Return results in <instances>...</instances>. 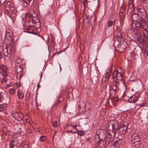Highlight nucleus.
Segmentation results:
<instances>
[{
  "label": "nucleus",
  "instance_id": "obj_8",
  "mask_svg": "<svg viewBox=\"0 0 148 148\" xmlns=\"http://www.w3.org/2000/svg\"><path fill=\"white\" fill-rule=\"evenodd\" d=\"M16 72L17 73V77H19L20 79H21L22 77L23 73L22 65H17L16 66Z\"/></svg>",
  "mask_w": 148,
  "mask_h": 148
},
{
  "label": "nucleus",
  "instance_id": "obj_6",
  "mask_svg": "<svg viewBox=\"0 0 148 148\" xmlns=\"http://www.w3.org/2000/svg\"><path fill=\"white\" fill-rule=\"evenodd\" d=\"M112 65L111 66L110 68L108 69V71L106 73L103 75L102 79V80L103 82H105L106 81V80H108L110 79L111 73L112 71Z\"/></svg>",
  "mask_w": 148,
  "mask_h": 148
},
{
  "label": "nucleus",
  "instance_id": "obj_21",
  "mask_svg": "<svg viewBox=\"0 0 148 148\" xmlns=\"http://www.w3.org/2000/svg\"><path fill=\"white\" fill-rule=\"evenodd\" d=\"M17 94L19 99H21L23 98L24 97V94L22 91L18 90Z\"/></svg>",
  "mask_w": 148,
  "mask_h": 148
},
{
  "label": "nucleus",
  "instance_id": "obj_28",
  "mask_svg": "<svg viewBox=\"0 0 148 148\" xmlns=\"http://www.w3.org/2000/svg\"><path fill=\"white\" fill-rule=\"evenodd\" d=\"M15 130H17L16 133H17L21 134L22 132L21 130V128L20 126H17Z\"/></svg>",
  "mask_w": 148,
  "mask_h": 148
},
{
  "label": "nucleus",
  "instance_id": "obj_39",
  "mask_svg": "<svg viewBox=\"0 0 148 148\" xmlns=\"http://www.w3.org/2000/svg\"><path fill=\"white\" fill-rule=\"evenodd\" d=\"M10 143H12L13 144H14V145H16L17 143V142L16 140L15 141L14 139H12V140L11 141V142H10Z\"/></svg>",
  "mask_w": 148,
  "mask_h": 148
},
{
  "label": "nucleus",
  "instance_id": "obj_40",
  "mask_svg": "<svg viewBox=\"0 0 148 148\" xmlns=\"http://www.w3.org/2000/svg\"><path fill=\"white\" fill-rule=\"evenodd\" d=\"M113 80H112V82L113 83H119V81H120V80L118 79L117 78L115 79H113Z\"/></svg>",
  "mask_w": 148,
  "mask_h": 148
},
{
  "label": "nucleus",
  "instance_id": "obj_1",
  "mask_svg": "<svg viewBox=\"0 0 148 148\" xmlns=\"http://www.w3.org/2000/svg\"><path fill=\"white\" fill-rule=\"evenodd\" d=\"M132 25L136 33V40L140 42H146L148 40V21H145L142 18H139Z\"/></svg>",
  "mask_w": 148,
  "mask_h": 148
},
{
  "label": "nucleus",
  "instance_id": "obj_22",
  "mask_svg": "<svg viewBox=\"0 0 148 148\" xmlns=\"http://www.w3.org/2000/svg\"><path fill=\"white\" fill-rule=\"evenodd\" d=\"M120 72H119L117 70H115L113 71L112 75V79H115L116 77Z\"/></svg>",
  "mask_w": 148,
  "mask_h": 148
},
{
  "label": "nucleus",
  "instance_id": "obj_14",
  "mask_svg": "<svg viewBox=\"0 0 148 148\" xmlns=\"http://www.w3.org/2000/svg\"><path fill=\"white\" fill-rule=\"evenodd\" d=\"M7 48L8 49L9 51H10V53L13 52L15 49V46L12 44H7Z\"/></svg>",
  "mask_w": 148,
  "mask_h": 148
},
{
  "label": "nucleus",
  "instance_id": "obj_19",
  "mask_svg": "<svg viewBox=\"0 0 148 148\" xmlns=\"http://www.w3.org/2000/svg\"><path fill=\"white\" fill-rule=\"evenodd\" d=\"M3 53L4 56H8L9 54L10 53H9V50L7 48V46L6 45L5 48H3Z\"/></svg>",
  "mask_w": 148,
  "mask_h": 148
},
{
  "label": "nucleus",
  "instance_id": "obj_43",
  "mask_svg": "<svg viewBox=\"0 0 148 148\" xmlns=\"http://www.w3.org/2000/svg\"><path fill=\"white\" fill-rule=\"evenodd\" d=\"M145 104L146 102H144L142 104H140L139 105L140 107H143L145 106Z\"/></svg>",
  "mask_w": 148,
  "mask_h": 148
},
{
  "label": "nucleus",
  "instance_id": "obj_24",
  "mask_svg": "<svg viewBox=\"0 0 148 148\" xmlns=\"http://www.w3.org/2000/svg\"><path fill=\"white\" fill-rule=\"evenodd\" d=\"M51 37H52V39L51 40V41H50V39L49 38V36H47L48 40H47V42H51L52 44L53 45H54L55 44V42L54 40L53 37V36H51Z\"/></svg>",
  "mask_w": 148,
  "mask_h": 148
},
{
  "label": "nucleus",
  "instance_id": "obj_16",
  "mask_svg": "<svg viewBox=\"0 0 148 148\" xmlns=\"http://www.w3.org/2000/svg\"><path fill=\"white\" fill-rule=\"evenodd\" d=\"M123 128V130H121L123 134H125L128 127L127 124L126 122H123L121 125V127Z\"/></svg>",
  "mask_w": 148,
  "mask_h": 148
},
{
  "label": "nucleus",
  "instance_id": "obj_4",
  "mask_svg": "<svg viewBox=\"0 0 148 148\" xmlns=\"http://www.w3.org/2000/svg\"><path fill=\"white\" fill-rule=\"evenodd\" d=\"M119 124L116 120L110 121L108 123V128L112 134L115 135L116 132L119 130Z\"/></svg>",
  "mask_w": 148,
  "mask_h": 148
},
{
  "label": "nucleus",
  "instance_id": "obj_26",
  "mask_svg": "<svg viewBox=\"0 0 148 148\" xmlns=\"http://www.w3.org/2000/svg\"><path fill=\"white\" fill-rule=\"evenodd\" d=\"M133 5L132 3V2L131 1V2L129 1L128 3V10H131L132 8L133 7Z\"/></svg>",
  "mask_w": 148,
  "mask_h": 148
},
{
  "label": "nucleus",
  "instance_id": "obj_47",
  "mask_svg": "<svg viewBox=\"0 0 148 148\" xmlns=\"http://www.w3.org/2000/svg\"><path fill=\"white\" fill-rule=\"evenodd\" d=\"M132 146L134 147H137V145H136V144H135V141H132Z\"/></svg>",
  "mask_w": 148,
  "mask_h": 148
},
{
  "label": "nucleus",
  "instance_id": "obj_38",
  "mask_svg": "<svg viewBox=\"0 0 148 148\" xmlns=\"http://www.w3.org/2000/svg\"><path fill=\"white\" fill-rule=\"evenodd\" d=\"M78 134L80 136H82L84 134V131H79L78 132Z\"/></svg>",
  "mask_w": 148,
  "mask_h": 148
},
{
  "label": "nucleus",
  "instance_id": "obj_13",
  "mask_svg": "<svg viewBox=\"0 0 148 148\" xmlns=\"http://www.w3.org/2000/svg\"><path fill=\"white\" fill-rule=\"evenodd\" d=\"M36 14V12L33 10H29V13L28 14V15H25V17L26 18V20L27 21L26 22L28 23V22L30 20V18H31L32 17V15L33 14Z\"/></svg>",
  "mask_w": 148,
  "mask_h": 148
},
{
  "label": "nucleus",
  "instance_id": "obj_44",
  "mask_svg": "<svg viewBox=\"0 0 148 148\" xmlns=\"http://www.w3.org/2000/svg\"><path fill=\"white\" fill-rule=\"evenodd\" d=\"M135 144H136V145H137V147H138L140 144V141H135Z\"/></svg>",
  "mask_w": 148,
  "mask_h": 148
},
{
  "label": "nucleus",
  "instance_id": "obj_62",
  "mask_svg": "<svg viewBox=\"0 0 148 148\" xmlns=\"http://www.w3.org/2000/svg\"><path fill=\"white\" fill-rule=\"evenodd\" d=\"M25 120L26 121V122H27V119H25Z\"/></svg>",
  "mask_w": 148,
  "mask_h": 148
},
{
  "label": "nucleus",
  "instance_id": "obj_53",
  "mask_svg": "<svg viewBox=\"0 0 148 148\" xmlns=\"http://www.w3.org/2000/svg\"><path fill=\"white\" fill-rule=\"evenodd\" d=\"M2 95H1V93L0 92V103L2 101Z\"/></svg>",
  "mask_w": 148,
  "mask_h": 148
},
{
  "label": "nucleus",
  "instance_id": "obj_12",
  "mask_svg": "<svg viewBox=\"0 0 148 148\" xmlns=\"http://www.w3.org/2000/svg\"><path fill=\"white\" fill-rule=\"evenodd\" d=\"M34 0H23V5L25 6L29 5L32 6L34 3Z\"/></svg>",
  "mask_w": 148,
  "mask_h": 148
},
{
  "label": "nucleus",
  "instance_id": "obj_55",
  "mask_svg": "<svg viewBox=\"0 0 148 148\" xmlns=\"http://www.w3.org/2000/svg\"><path fill=\"white\" fill-rule=\"evenodd\" d=\"M93 79V80H95L96 79V80H97V76H96V78H94V77H93L92 78V79Z\"/></svg>",
  "mask_w": 148,
  "mask_h": 148
},
{
  "label": "nucleus",
  "instance_id": "obj_29",
  "mask_svg": "<svg viewBox=\"0 0 148 148\" xmlns=\"http://www.w3.org/2000/svg\"><path fill=\"white\" fill-rule=\"evenodd\" d=\"M116 78L120 80V81L123 80V77L122 74L120 73H119L118 74Z\"/></svg>",
  "mask_w": 148,
  "mask_h": 148
},
{
  "label": "nucleus",
  "instance_id": "obj_27",
  "mask_svg": "<svg viewBox=\"0 0 148 148\" xmlns=\"http://www.w3.org/2000/svg\"><path fill=\"white\" fill-rule=\"evenodd\" d=\"M47 140V138L45 136H41L40 138V140L41 142H44Z\"/></svg>",
  "mask_w": 148,
  "mask_h": 148
},
{
  "label": "nucleus",
  "instance_id": "obj_5",
  "mask_svg": "<svg viewBox=\"0 0 148 148\" xmlns=\"http://www.w3.org/2000/svg\"><path fill=\"white\" fill-rule=\"evenodd\" d=\"M121 143L120 139L117 138L116 140L114 141H111L109 143L108 147L110 148H117V147L119 146Z\"/></svg>",
  "mask_w": 148,
  "mask_h": 148
},
{
  "label": "nucleus",
  "instance_id": "obj_2",
  "mask_svg": "<svg viewBox=\"0 0 148 148\" xmlns=\"http://www.w3.org/2000/svg\"><path fill=\"white\" fill-rule=\"evenodd\" d=\"M103 131L102 130H99L96 132L97 134L95 135V139H99L97 143L99 142V147L100 148H106L108 147L109 142L108 141H106L104 139L103 140L100 141V138L104 134L105 135V133L103 132Z\"/></svg>",
  "mask_w": 148,
  "mask_h": 148
},
{
  "label": "nucleus",
  "instance_id": "obj_20",
  "mask_svg": "<svg viewBox=\"0 0 148 148\" xmlns=\"http://www.w3.org/2000/svg\"><path fill=\"white\" fill-rule=\"evenodd\" d=\"M7 105L6 103L0 104V112H2L5 110L7 107Z\"/></svg>",
  "mask_w": 148,
  "mask_h": 148
},
{
  "label": "nucleus",
  "instance_id": "obj_25",
  "mask_svg": "<svg viewBox=\"0 0 148 148\" xmlns=\"http://www.w3.org/2000/svg\"><path fill=\"white\" fill-rule=\"evenodd\" d=\"M137 11L138 12H140L141 13H143L144 12V10L143 8L140 6H138L137 8Z\"/></svg>",
  "mask_w": 148,
  "mask_h": 148
},
{
  "label": "nucleus",
  "instance_id": "obj_54",
  "mask_svg": "<svg viewBox=\"0 0 148 148\" xmlns=\"http://www.w3.org/2000/svg\"><path fill=\"white\" fill-rule=\"evenodd\" d=\"M60 101H59V100H58L57 101L56 103L55 104V106H56V105H57L58 103H60Z\"/></svg>",
  "mask_w": 148,
  "mask_h": 148
},
{
  "label": "nucleus",
  "instance_id": "obj_61",
  "mask_svg": "<svg viewBox=\"0 0 148 148\" xmlns=\"http://www.w3.org/2000/svg\"><path fill=\"white\" fill-rule=\"evenodd\" d=\"M60 71H61V68L60 66Z\"/></svg>",
  "mask_w": 148,
  "mask_h": 148
},
{
  "label": "nucleus",
  "instance_id": "obj_50",
  "mask_svg": "<svg viewBox=\"0 0 148 148\" xmlns=\"http://www.w3.org/2000/svg\"><path fill=\"white\" fill-rule=\"evenodd\" d=\"M112 84L113 85H116V86H118L119 85V83H113Z\"/></svg>",
  "mask_w": 148,
  "mask_h": 148
},
{
  "label": "nucleus",
  "instance_id": "obj_31",
  "mask_svg": "<svg viewBox=\"0 0 148 148\" xmlns=\"http://www.w3.org/2000/svg\"><path fill=\"white\" fill-rule=\"evenodd\" d=\"M111 92L110 93V95L112 96L113 97L116 96V92L117 91H112V90H110Z\"/></svg>",
  "mask_w": 148,
  "mask_h": 148
},
{
  "label": "nucleus",
  "instance_id": "obj_63",
  "mask_svg": "<svg viewBox=\"0 0 148 148\" xmlns=\"http://www.w3.org/2000/svg\"><path fill=\"white\" fill-rule=\"evenodd\" d=\"M84 1L85 2H87V0H84Z\"/></svg>",
  "mask_w": 148,
  "mask_h": 148
},
{
  "label": "nucleus",
  "instance_id": "obj_34",
  "mask_svg": "<svg viewBox=\"0 0 148 148\" xmlns=\"http://www.w3.org/2000/svg\"><path fill=\"white\" fill-rule=\"evenodd\" d=\"M112 136H107L106 137V138H104V139L106 140V141H108L109 142H110V141H112Z\"/></svg>",
  "mask_w": 148,
  "mask_h": 148
},
{
  "label": "nucleus",
  "instance_id": "obj_59",
  "mask_svg": "<svg viewBox=\"0 0 148 148\" xmlns=\"http://www.w3.org/2000/svg\"><path fill=\"white\" fill-rule=\"evenodd\" d=\"M119 130H120V131H122L121 130H123V128H122L121 127H120L119 128Z\"/></svg>",
  "mask_w": 148,
  "mask_h": 148
},
{
  "label": "nucleus",
  "instance_id": "obj_36",
  "mask_svg": "<svg viewBox=\"0 0 148 148\" xmlns=\"http://www.w3.org/2000/svg\"><path fill=\"white\" fill-rule=\"evenodd\" d=\"M125 10L126 7L124 5H123L121 8L120 11L122 12H124L125 11Z\"/></svg>",
  "mask_w": 148,
  "mask_h": 148
},
{
  "label": "nucleus",
  "instance_id": "obj_51",
  "mask_svg": "<svg viewBox=\"0 0 148 148\" xmlns=\"http://www.w3.org/2000/svg\"><path fill=\"white\" fill-rule=\"evenodd\" d=\"M140 1L143 4H145L146 2V0H140Z\"/></svg>",
  "mask_w": 148,
  "mask_h": 148
},
{
  "label": "nucleus",
  "instance_id": "obj_64",
  "mask_svg": "<svg viewBox=\"0 0 148 148\" xmlns=\"http://www.w3.org/2000/svg\"><path fill=\"white\" fill-rule=\"evenodd\" d=\"M135 80H131V81H134Z\"/></svg>",
  "mask_w": 148,
  "mask_h": 148
},
{
  "label": "nucleus",
  "instance_id": "obj_18",
  "mask_svg": "<svg viewBox=\"0 0 148 148\" xmlns=\"http://www.w3.org/2000/svg\"><path fill=\"white\" fill-rule=\"evenodd\" d=\"M119 48L118 51L121 52H123L125 51V45L123 44H121L118 46Z\"/></svg>",
  "mask_w": 148,
  "mask_h": 148
},
{
  "label": "nucleus",
  "instance_id": "obj_46",
  "mask_svg": "<svg viewBox=\"0 0 148 148\" xmlns=\"http://www.w3.org/2000/svg\"><path fill=\"white\" fill-rule=\"evenodd\" d=\"M16 146L15 145L13 144L12 143H10V148H13L14 147Z\"/></svg>",
  "mask_w": 148,
  "mask_h": 148
},
{
  "label": "nucleus",
  "instance_id": "obj_17",
  "mask_svg": "<svg viewBox=\"0 0 148 148\" xmlns=\"http://www.w3.org/2000/svg\"><path fill=\"white\" fill-rule=\"evenodd\" d=\"M132 141H140V138L139 136L135 134H133L132 137Z\"/></svg>",
  "mask_w": 148,
  "mask_h": 148
},
{
  "label": "nucleus",
  "instance_id": "obj_33",
  "mask_svg": "<svg viewBox=\"0 0 148 148\" xmlns=\"http://www.w3.org/2000/svg\"><path fill=\"white\" fill-rule=\"evenodd\" d=\"M15 91L14 88H11L9 90V92L10 94L13 95L14 94Z\"/></svg>",
  "mask_w": 148,
  "mask_h": 148
},
{
  "label": "nucleus",
  "instance_id": "obj_60",
  "mask_svg": "<svg viewBox=\"0 0 148 148\" xmlns=\"http://www.w3.org/2000/svg\"><path fill=\"white\" fill-rule=\"evenodd\" d=\"M66 106H65L64 107V109L65 110L66 108Z\"/></svg>",
  "mask_w": 148,
  "mask_h": 148
},
{
  "label": "nucleus",
  "instance_id": "obj_56",
  "mask_svg": "<svg viewBox=\"0 0 148 148\" xmlns=\"http://www.w3.org/2000/svg\"><path fill=\"white\" fill-rule=\"evenodd\" d=\"M108 134L110 136H111L112 135L111 132H109L108 133Z\"/></svg>",
  "mask_w": 148,
  "mask_h": 148
},
{
  "label": "nucleus",
  "instance_id": "obj_3",
  "mask_svg": "<svg viewBox=\"0 0 148 148\" xmlns=\"http://www.w3.org/2000/svg\"><path fill=\"white\" fill-rule=\"evenodd\" d=\"M32 15V17L30 18L29 21L27 23L29 27H33L36 28H39L40 26V23L37 14L34 13Z\"/></svg>",
  "mask_w": 148,
  "mask_h": 148
},
{
  "label": "nucleus",
  "instance_id": "obj_9",
  "mask_svg": "<svg viewBox=\"0 0 148 148\" xmlns=\"http://www.w3.org/2000/svg\"><path fill=\"white\" fill-rule=\"evenodd\" d=\"M3 76L4 77H2L1 80V82L2 84L3 85H5V86H4L6 88H8L12 86L13 85V84L12 82H10L9 84H5L7 82V76L5 75Z\"/></svg>",
  "mask_w": 148,
  "mask_h": 148
},
{
  "label": "nucleus",
  "instance_id": "obj_15",
  "mask_svg": "<svg viewBox=\"0 0 148 148\" xmlns=\"http://www.w3.org/2000/svg\"><path fill=\"white\" fill-rule=\"evenodd\" d=\"M119 22L120 23V21L118 19H114V22L111 20H109L107 23L108 27H110L112 26L113 24L114 25L115 24L117 23H118Z\"/></svg>",
  "mask_w": 148,
  "mask_h": 148
},
{
  "label": "nucleus",
  "instance_id": "obj_32",
  "mask_svg": "<svg viewBox=\"0 0 148 148\" xmlns=\"http://www.w3.org/2000/svg\"><path fill=\"white\" fill-rule=\"evenodd\" d=\"M52 125L53 126L55 127H57L58 125V122L56 121H52Z\"/></svg>",
  "mask_w": 148,
  "mask_h": 148
},
{
  "label": "nucleus",
  "instance_id": "obj_10",
  "mask_svg": "<svg viewBox=\"0 0 148 148\" xmlns=\"http://www.w3.org/2000/svg\"><path fill=\"white\" fill-rule=\"evenodd\" d=\"M8 70L6 65H0V73L3 76H7L6 73Z\"/></svg>",
  "mask_w": 148,
  "mask_h": 148
},
{
  "label": "nucleus",
  "instance_id": "obj_7",
  "mask_svg": "<svg viewBox=\"0 0 148 148\" xmlns=\"http://www.w3.org/2000/svg\"><path fill=\"white\" fill-rule=\"evenodd\" d=\"M11 116L14 118L15 120L18 121H21L22 120V115L20 113L15 112L13 113Z\"/></svg>",
  "mask_w": 148,
  "mask_h": 148
},
{
  "label": "nucleus",
  "instance_id": "obj_57",
  "mask_svg": "<svg viewBox=\"0 0 148 148\" xmlns=\"http://www.w3.org/2000/svg\"><path fill=\"white\" fill-rule=\"evenodd\" d=\"M2 58V55L1 54V52L0 51V59Z\"/></svg>",
  "mask_w": 148,
  "mask_h": 148
},
{
  "label": "nucleus",
  "instance_id": "obj_35",
  "mask_svg": "<svg viewBox=\"0 0 148 148\" xmlns=\"http://www.w3.org/2000/svg\"><path fill=\"white\" fill-rule=\"evenodd\" d=\"M82 21L84 24L87 23L89 22V20L87 18L83 19Z\"/></svg>",
  "mask_w": 148,
  "mask_h": 148
},
{
  "label": "nucleus",
  "instance_id": "obj_23",
  "mask_svg": "<svg viewBox=\"0 0 148 148\" xmlns=\"http://www.w3.org/2000/svg\"><path fill=\"white\" fill-rule=\"evenodd\" d=\"M111 90L113 91H117L119 89V87L117 86L112 84L111 86Z\"/></svg>",
  "mask_w": 148,
  "mask_h": 148
},
{
  "label": "nucleus",
  "instance_id": "obj_11",
  "mask_svg": "<svg viewBox=\"0 0 148 148\" xmlns=\"http://www.w3.org/2000/svg\"><path fill=\"white\" fill-rule=\"evenodd\" d=\"M138 100V96H136L135 94L131 96L129 98L128 101L129 102L132 103H135Z\"/></svg>",
  "mask_w": 148,
  "mask_h": 148
},
{
  "label": "nucleus",
  "instance_id": "obj_37",
  "mask_svg": "<svg viewBox=\"0 0 148 148\" xmlns=\"http://www.w3.org/2000/svg\"><path fill=\"white\" fill-rule=\"evenodd\" d=\"M30 27H29V28H27L26 29V30L25 31V32H27L28 33H32L33 31L31 29H30L29 28Z\"/></svg>",
  "mask_w": 148,
  "mask_h": 148
},
{
  "label": "nucleus",
  "instance_id": "obj_48",
  "mask_svg": "<svg viewBox=\"0 0 148 148\" xmlns=\"http://www.w3.org/2000/svg\"><path fill=\"white\" fill-rule=\"evenodd\" d=\"M114 98V100L116 101H118L119 100V98L116 96L113 97Z\"/></svg>",
  "mask_w": 148,
  "mask_h": 148
},
{
  "label": "nucleus",
  "instance_id": "obj_52",
  "mask_svg": "<svg viewBox=\"0 0 148 148\" xmlns=\"http://www.w3.org/2000/svg\"><path fill=\"white\" fill-rule=\"evenodd\" d=\"M25 148H29L27 144H25L23 146Z\"/></svg>",
  "mask_w": 148,
  "mask_h": 148
},
{
  "label": "nucleus",
  "instance_id": "obj_42",
  "mask_svg": "<svg viewBox=\"0 0 148 148\" xmlns=\"http://www.w3.org/2000/svg\"><path fill=\"white\" fill-rule=\"evenodd\" d=\"M124 12H122L120 11L119 13V15L120 16L121 18H123V16H124Z\"/></svg>",
  "mask_w": 148,
  "mask_h": 148
},
{
  "label": "nucleus",
  "instance_id": "obj_45",
  "mask_svg": "<svg viewBox=\"0 0 148 148\" xmlns=\"http://www.w3.org/2000/svg\"><path fill=\"white\" fill-rule=\"evenodd\" d=\"M6 1V0H0V5L4 4Z\"/></svg>",
  "mask_w": 148,
  "mask_h": 148
},
{
  "label": "nucleus",
  "instance_id": "obj_49",
  "mask_svg": "<svg viewBox=\"0 0 148 148\" xmlns=\"http://www.w3.org/2000/svg\"><path fill=\"white\" fill-rule=\"evenodd\" d=\"M145 56L147 58H148V50L146 51V53H145Z\"/></svg>",
  "mask_w": 148,
  "mask_h": 148
},
{
  "label": "nucleus",
  "instance_id": "obj_41",
  "mask_svg": "<svg viewBox=\"0 0 148 148\" xmlns=\"http://www.w3.org/2000/svg\"><path fill=\"white\" fill-rule=\"evenodd\" d=\"M5 9L7 11L10 10V6L8 5H7L5 6Z\"/></svg>",
  "mask_w": 148,
  "mask_h": 148
},
{
  "label": "nucleus",
  "instance_id": "obj_58",
  "mask_svg": "<svg viewBox=\"0 0 148 148\" xmlns=\"http://www.w3.org/2000/svg\"><path fill=\"white\" fill-rule=\"evenodd\" d=\"M37 86L38 87V88H39L40 87V86L39 84H38L37 85Z\"/></svg>",
  "mask_w": 148,
  "mask_h": 148
},
{
  "label": "nucleus",
  "instance_id": "obj_30",
  "mask_svg": "<svg viewBox=\"0 0 148 148\" xmlns=\"http://www.w3.org/2000/svg\"><path fill=\"white\" fill-rule=\"evenodd\" d=\"M117 40L118 41H120V42H123V36L120 34L117 37Z\"/></svg>",
  "mask_w": 148,
  "mask_h": 148
}]
</instances>
